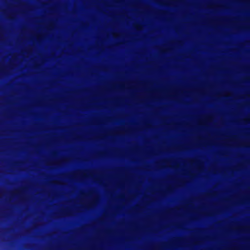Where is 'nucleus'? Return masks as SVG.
I'll use <instances>...</instances> for the list:
<instances>
[{
    "instance_id": "obj_1",
    "label": "nucleus",
    "mask_w": 250,
    "mask_h": 250,
    "mask_svg": "<svg viewBox=\"0 0 250 250\" xmlns=\"http://www.w3.org/2000/svg\"><path fill=\"white\" fill-rule=\"evenodd\" d=\"M243 122L245 123H250V118H245L243 119Z\"/></svg>"
},
{
    "instance_id": "obj_2",
    "label": "nucleus",
    "mask_w": 250,
    "mask_h": 250,
    "mask_svg": "<svg viewBox=\"0 0 250 250\" xmlns=\"http://www.w3.org/2000/svg\"><path fill=\"white\" fill-rule=\"evenodd\" d=\"M208 195L209 196H215L216 195V192H212V193H209L208 194Z\"/></svg>"
},
{
    "instance_id": "obj_3",
    "label": "nucleus",
    "mask_w": 250,
    "mask_h": 250,
    "mask_svg": "<svg viewBox=\"0 0 250 250\" xmlns=\"http://www.w3.org/2000/svg\"><path fill=\"white\" fill-rule=\"evenodd\" d=\"M210 119H211V117L208 116V117L207 118V119H206V121H207V122H210Z\"/></svg>"
},
{
    "instance_id": "obj_4",
    "label": "nucleus",
    "mask_w": 250,
    "mask_h": 250,
    "mask_svg": "<svg viewBox=\"0 0 250 250\" xmlns=\"http://www.w3.org/2000/svg\"><path fill=\"white\" fill-rule=\"evenodd\" d=\"M231 96V95L230 94V93H226L225 95H224V96L225 97H230Z\"/></svg>"
},
{
    "instance_id": "obj_5",
    "label": "nucleus",
    "mask_w": 250,
    "mask_h": 250,
    "mask_svg": "<svg viewBox=\"0 0 250 250\" xmlns=\"http://www.w3.org/2000/svg\"><path fill=\"white\" fill-rule=\"evenodd\" d=\"M243 146H246V147H249V144L247 143H244L243 144Z\"/></svg>"
},
{
    "instance_id": "obj_6",
    "label": "nucleus",
    "mask_w": 250,
    "mask_h": 250,
    "mask_svg": "<svg viewBox=\"0 0 250 250\" xmlns=\"http://www.w3.org/2000/svg\"><path fill=\"white\" fill-rule=\"evenodd\" d=\"M239 229H241V230H246L247 229V228L246 227H240L239 228Z\"/></svg>"
},
{
    "instance_id": "obj_7",
    "label": "nucleus",
    "mask_w": 250,
    "mask_h": 250,
    "mask_svg": "<svg viewBox=\"0 0 250 250\" xmlns=\"http://www.w3.org/2000/svg\"><path fill=\"white\" fill-rule=\"evenodd\" d=\"M216 7H221L222 6L221 5H217V6H216Z\"/></svg>"
},
{
    "instance_id": "obj_8",
    "label": "nucleus",
    "mask_w": 250,
    "mask_h": 250,
    "mask_svg": "<svg viewBox=\"0 0 250 250\" xmlns=\"http://www.w3.org/2000/svg\"><path fill=\"white\" fill-rule=\"evenodd\" d=\"M191 163H193V160H191Z\"/></svg>"
},
{
    "instance_id": "obj_9",
    "label": "nucleus",
    "mask_w": 250,
    "mask_h": 250,
    "mask_svg": "<svg viewBox=\"0 0 250 250\" xmlns=\"http://www.w3.org/2000/svg\"><path fill=\"white\" fill-rule=\"evenodd\" d=\"M213 6H210V7H211V8H213Z\"/></svg>"
},
{
    "instance_id": "obj_10",
    "label": "nucleus",
    "mask_w": 250,
    "mask_h": 250,
    "mask_svg": "<svg viewBox=\"0 0 250 250\" xmlns=\"http://www.w3.org/2000/svg\"><path fill=\"white\" fill-rule=\"evenodd\" d=\"M172 92H173V93L174 92V91H173V90L172 91Z\"/></svg>"
}]
</instances>
